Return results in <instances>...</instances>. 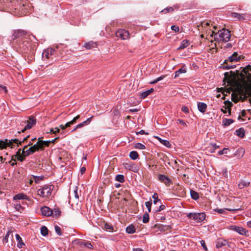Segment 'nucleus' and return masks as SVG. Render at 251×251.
I'll return each instance as SVG.
<instances>
[{"mask_svg":"<svg viewBox=\"0 0 251 251\" xmlns=\"http://www.w3.org/2000/svg\"><path fill=\"white\" fill-rule=\"evenodd\" d=\"M236 135L239 137L243 138L245 136V130L243 128H240L236 130Z\"/></svg>","mask_w":251,"mask_h":251,"instance_id":"c756f323","label":"nucleus"},{"mask_svg":"<svg viewBox=\"0 0 251 251\" xmlns=\"http://www.w3.org/2000/svg\"><path fill=\"white\" fill-rule=\"evenodd\" d=\"M25 156H24V155H22L15 157V158H17L18 160L21 162H23L25 160Z\"/></svg>","mask_w":251,"mask_h":251,"instance_id":"680f3d73","label":"nucleus"},{"mask_svg":"<svg viewBox=\"0 0 251 251\" xmlns=\"http://www.w3.org/2000/svg\"><path fill=\"white\" fill-rule=\"evenodd\" d=\"M129 157L132 160H136L139 157L138 153L136 151H131L129 153Z\"/></svg>","mask_w":251,"mask_h":251,"instance_id":"c85d7f7f","label":"nucleus"},{"mask_svg":"<svg viewBox=\"0 0 251 251\" xmlns=\"http://www.w3.org/2000/svg\"><path fill=\"white\" fill-rule=\"evenodd\" d=\"M228 149L227 148H224L223 150L220 151L218 152V155H221L224 154H226L227 153V151Z\"/></svg>","mask_w":251,"mask_h":251,"instance_id":"864d4df0","label":"nucleus"},{"mask_svg":"<svg viewBox=\"0 0 251 251\" xmlns=\"http://www.w3.org/2000/svg\"><path fill=\"white\" fill-rule=\"evenodd\" d=\"M6 87L4 86L0 85V92H4L5 93L7 92Z\"/></svg>","mask_w":251,"mask_h":251,"instance_id":"bf43d9fd","label":"nucleus"},{"mask_svg":"<svg viewBox=\"0 0 251 251\" xmlns=\"http://www.w3.org/2000/svg\"><path fill=\"white\" fill-rule=\"evenodd\" d=\"M165 78V75H161L160 76H159V77L157 78H156V81H157V82L162 80L163 79H164Z\"/></svg>","mask_w":251,"mask_h":251,"instance_id":"774afa93","label":"nucleus"},{"mask_svg":"<svg viewBox=\"0 0 251 251\" xmlns=\"http://www.w3.org/2000/svg\"><path fill=\"white\" fill-rule=\"evenodd\" d=\"M55 50L53 48H48L45 50L42 53L43 58L49 59L54 53Z\"/></svg>","mask_w":251,"mask_h":251,"instance_id":"f8f14e48","label":"nucleus"},{"mask_svg":"<svg viewBox=\"0 0 251 251\" xmlns=\"http://www.w3.org/2000/svg\"><path fill=\"white\" fill-rule=\"evenodd\" d=\"M239 79L242 83L241 88L251 83V65H248L242 69L239 75Z\"/></svg>","mask_w":251,"mask_h":251,"instance_id":"f257e3e1","label":"nucleus"},{"mask_svg":"<svg viewBox=\"0 0 251 251\" xmlns=\"http://www.w3.org/2000/svg\"><path fill=\"white\" fill-rule=\"evenodd\" d=\"M97 45V44L96 42L90 41L88 43H85L84 46L87 49H91L96 48Z\"/></svg>","mask_w":251,"mask_h":251,"instance_id":"5701e85b","label":"nucleus"},{"mask_svg":"<svg viewBox=\"0 0 251 251\" xmlns=\"http://www.w3.org/2000/svg\"><path fill=\"white\" fill-rule=\"evenodd\" d=\"M83 247H86L89 249H93V245L89 241H84V243H83Z\"/></svg>","mask_w":251,"mask_h":251,"instance_id":"ea45409f","label":"nucleus"},{"mask_svg":"<svg viewBox=\"0 0 251 251\" xmlns=\"http://www.w3.org/2000/svg\"><path fill=\"white\" fill-rule=\"evenodd\" d=\"M228 244V242L223 239H219L216 243V248L219 249Z\"/></svg>","mask_w":251,"mask_h":251,"instance_id":"f3484780","label":"nucleus"},{"mask_svg":"<svg viewBox=\"0 0 251 251\" xmlns=\"http://www.w3.org/2000/svg\"><path fill=\"white\" fill-rule=\"evenodd\" d=\"M116 35L117 37H120L123 40H126L128 38V32L124 29H118L116 32Z\"/></svg>","mask_w":251,"mask_h":251,"instance_id":"9d476101","label":"nucleus"},{"mask_svg":"<svg viewBox=\"0 0 251 251\" xmlns=\"http://www.w3.org/2000/svg\"><path fill=\"white\" fill-rule=\"evenodd\" d=\"M29 137V135L24 137L22 140H20L18 139H12L11 140L5 139L4 141H0V149L6 148L7 147H9L11 148L14 147V144H16L17 146L21 145L22 143L26 141Z\"/></svg>","mask_w":251,"mask_h":251,"instance_id":"20e7f679","label":"nucleus"},{"mask_svg":"<svg viewBox=\"0 0 251 251\" xmlns=\"http://www.w3.org/2000/svg\"><path fill=\"white\" fill-rule=\"evenodd\" d=\"M41 234L44 236H47L48 234V228L46 226H42L41 227Z\"/></svg>","mask_w":251,"mask_h":251,"instance_id":"2f4dec72","label":"nucleus"},{"mask_svg":"<svg viewBox=\"0 0 251 251\" xmlns=\"http://www.w3.org/2000/svg\"><path fill=\"white\" fill-rule=\"evenodd\" d=\"M249 182H246L245 181H242L238 184V187L240 189H243L245 187H248L250 185Z\"/></svg>","mask_w":251,"mask_h":251,"instance_id":"473e14b6","label":"nucleus"},{"mask_svg":"<svg viewBox=\"0 0 251 251\" xmlns=\"http://www.w3.org/2000/svg\"><path fill=\"white\" fill-rule=\"evenodd\" d=\"M41 211L42 214L45 216L49 217L52 214V209L46 206L41 208Z\"/></svg>","mask_w":251,"mask_h":251,"instance_id":"ddd939ff","label":"nucleus"},{"mask_svg":"<svg viewBox=\"0 0 251 251\" xmlns=\"http://www.w3.org/2000/svg\"><path fill=\"white\" fill-rule=\"evenodd\" d=\"M160 143L166 147L170 148L171 147V144L168 140L164 139L161 140V141H160Z\"/></svg>","mask_w":251,"mask_h":251,"instance_id":"49530a36","label":"nucleus"},{"mask_svg":"<svg viewBox=\"0 0 251 251\" xmlns=\"http://www.w3.org/2000/svg\"><path fill=\"white\" fill-rule=\"evenodd\" d=\"M243 58V56L242 55L238 54L237 52H234L227 59L225 60L224 64L222 65V67L223 69L227 70L234 68L236 65L233 64V63L239 61Z\"/></svg>","mask_w":251,"mask_h":251,"instance_id":"f03ea898","label":"nucleus"},{"mask_svg":"<svg viewBox=\"0 0 251 251\" xmlns=\"http://www.w3.org/2000/svg\"><path fill=\"white\" fill-rule=\"evenodd\" d=\"M207 107V104L202 102H199L198 103V109L200 112L204 113Z\"/></svg>","mask_w":251,"mask_h":251,"instance_id":"4468645a","label":"nucleus"},{"mask_svg":"<svg viewBox=\"0 0 251 251\" xmlns=\"http://www.w3.org/2000/svg\"><path fill=\"white\" fill-rule=\"evenodd\" d=\"M11 162V166H14L15 165L17 164V162L16 161L15 158H14V156L12 157L11 161H9V163Z\"/></svg>","mask_w":251,"mask_h":251,"instance_id":"e2e57ef3","label":"nucleus"},{"mask_svg":"<svg viewBox=\"0 0 251 251\" xmlns=\"http://www.w3.org/2000/svg\"><path fill=\"white\" fill-rule=\"evenodd\" d=\"M241 97H244L246 99L247 97H251V83L250 84L244 85V87L241 88L240 90Z\"/></svg>","mask_w":251,"mask_h":251,"instance_id":"6e6552de","label":"nucleus"},{"mask_svg":"<svg viewBox=\"0 0 251 251\" xmlns=\"http://www.w3.org/2000/svg\"><path fill=\"white\" fill-rule=\"evenodd\" d=\"M53 189V185H44L38 190V195L42 197H49L50 196Z\"/></svg>","mask_w":251,"mask_h":251,"instance_id":"423d86ee","label":"nucleus"},{"mask_svg":"<svg viewBox=\"0 0 251 251\" xmlns=\"http://www.w3.org/2000/svg\"><path fill=\"white\" fill-rule=\"evenodd\" d=\"M126 168H128L129 170L132 171L133 172H136V169L134 167V165L133 164H129L128 165V167H125Z\"/></svg>","mask_w":251,"mask_h":251,"instance_id":"603ef678","label":"nucleus"},{"mask_svg":"<svg viewBox=\"0 0 251 251\" xmlns=\"http://www.w3.org/2000/svg\"><path fill=\"white\" fill-rule=\"evenodd\" d=\"M84 241H82L80 239H76L74 240V243L75 245H77L79 246L80 247H83V243H84Z\"/></svg>","mask_w":251,"mask_h":251,"instance_id":"37998d69","label":"nucleus"},{"mask_svg":"<svg viewBox=\"0 0 251 251\" xmlns=\"http://www.w3.org/2000/svg\"><path fill=\"white\" fill-rule=\"evenodd\" d=\"M245 153V150L244 149L240 148H239L234 153L233 155L235 156H237L238 159L241 158Z\"/></svg>","mask_w":251,"mask_h":251,"instance_id":"dca6fc26","label":"nucleus"},{"mask_svg":"<svg viewBox=\"0 0 251 251\" xmlns=\"http://www.w3.org/2000/svg\"><path fill=\"white\" fill-rule=\"evenodd\" d=\"M177 121L179 122V124L182 125L183 126H186V123L182 120L178 119Z\"/></svg>","mask_w":251,"mask_h":251,"instance_id":"69168bd1","label":"nucleus"},{"mask_svg":"<svg viewBox=\"0 0 251 251\" xmlns=\"http://www.w3.org/2000/svg\"><path fill=\"white\" fill-rule=\"evenodd\" d=\"M34 180V181L36 183H38L40 181L43 179V176H32Z\"/></svg>","mask_w":251,"mask_h":251,"instance_id":"4c0bfd02","label":"nucleus"},{"mask_svg":"<svg viewBox=\"0 0 251 251\" xmlns=\"http://www.w3.org/2000/svg\"><path fill=\"white\" fill-rule=\"evenodd\" d=\"M54 228H55V230L56 233L59 236H60V235H62L61 229V228L59 226H58L57 225L55 226Z\"/></svg>","mask_w":251,"mask_h":251,"instance_id":"3c124183","label":"nucleus"},{"mask_svg":"<svg viewBox=\"0 0 251 251\" xmlns=\"http://www.w3.org/2000/svg\"><path fill=\"white\" fill-rule=\"evenodd\" d=\"M92 118H93V116L88 118L85 121H84L82 123H81L78 124L77 125H76V127L78 128H80L84 126L88 125L91 123V122L92 121Z\"/></svg>","mask_w":251,"mask_h":251,"instance_id":"a211bd4d","label":"nucleus"},{"mask_svg":"<svg viewBox=\"0 0 251 251\" xmlns=\"http://www.w3.org/2000/svg\"><path fill=\"white\" fill-rule=\"evenodd\" d=\"M230 229L236 231V232H237L238 233L241 235L247 236L248 235L249 233L248 230H247L245 228L241 226H239L235 225L231 226L230 227Z\"/></svg>","mask_w":251,"mask_h":251,"instance_id":"1a4fd4ad","label":"nucleus"},{"mask_svg":"<svg viewBox=\"0 0 251 251\" xmlns=\"http://www.w3.org/2000/svg\"><path fill=\"white\" fill-rule=\"evenodd\" d=\"M166 206L165 205L163 204H160L159 207L155 208L153 210L154 211V212H158L162 210H163L165 208Z\"/></svg>","mask_w":251,"mask_h":251,"instance_id":"c03bdc74","label":"nucleus"},{"mask_svg":"<svg viewBox=\"0 0 251 251\" xmlns=\"http://www.w3.org/2000/svg\"><path fill=\"white\" fill-rule=\"evenodd\" d=\"M22 153H21V149H19L18 151L16 152V154L14 155V157H16L18 156H20V155H22Z\"/></svg>","mask_w":251,"mask_h":251,"instance_id":"0e129e2a","label":"nucleus"},{"mask_svg":"<svg viewBox=\"0 0 251 251\" xmlns=\"http://www.w3.org/2000/svg\"><path fill=\"white\" fill-rule=\"evenodd\" d=\"M198 26V29L199 30H203V29H205L206 30L207 28H208L210 26V22H205V21L202 22Z\"/></svg>","mask_w":251,"mask_h":251,"instance_id":"6ab92c4d","label":"nucleus"},{"mask_svg":"<svg viewBox=\"0 0 251 251\" xmlns=\"http://www.w3.org/2000/svg\"><path fill=\"white\" fill-rule=\"evenodd\" d=\"M190 195L191 198L195 200H197L199 198V195L198 193L194 190H190Z\"/></svg>","mask_w":251,"mask_h":251,"instance_id":"7c9ffc66","label":"nucleus"},{"mask_svg":"<svg viewBox=\"0 0 251 251\" xmlns=\"http://www.w3.org/2000/svg\"><path fill=\"white\" fill-rule=\"evenodd\" d=\"M16 240L18 241V243L17 244V246L19 248H23V246L25 245L24 243L22 241V238L18 234H16Z\"/></svg>","mask_w":251,"mask_h":251,"instance_id":"4be33fe9","label":"nucleus"},{"mask_svg":"<svg viewBox=\"0 0 251 251\" xmlns=\"http://www.w3.org/2000/svg\"><path fill=\"white\" fill-rule=\"evenodd\" d=\"M233 120L232 119H226L223 120V125L225 126H228L233 122Z\"/></svg>","mask_w":251,"mask_h":251,"instance_id":"a19ab883","label":"nucleus"},{"mask_svg":"<svg viewBox=\"0 0 251 251\" xmlns=\"http://www.w3.org/2000/svg\"><path fill=\"white\" fill-rule=\"evenodd\" d=\"M189 219L193 220L196 222H201L204 220L205 214L204 213H189L187 215Z\"/></svg>","mask_w":251,"mask_h":251,"instance_id":"0eeeda50","label":"nucleus"},{"mask_svg":"<svg viewBox=\"0 0 251 251\" xmlns=\"http://www.w3.org/2000/svg\"><path fill=\"white\" fill-rule=\"evenodd\" d=\"M79 118L80 116L79 115H77L72 121L67 123L66 126H70L71 125H74L76 121L79 119Z\"/></svg>","mask_w":251,"mask_h":251,"instance_id":"f704fd0d","label":"nucleus"},{"mask_svg":"<svg viewBox=\"0 0 251 251\" xmlns=\"http://www.w3.org/2000/svg\"><path fill=\"white\" fill-rule=\"evenodd\" d=\"M150 92L149 91H144L143 92H142L141 95H140V96H141V98L142 99H145L146 98H147L149 95H150Z\"/></svg>","mask_w":251,"mask_h":251,"instance_id":"09e8293b","label":"nucleus"},{"mask_svg":"<svg viewBox=\"0 0 251 251\" xmlns=\"http://www.w3.org/2000/svg\"><path fill=\"white\" fill-rule=\"evenodd\" d=\"M152 199H153V203L154 204H157L158 203L160 204L161 203V200L158 199V195L157 193H154L152 196Z\"/></svg>","mask_w":251,"mask_h":251,"instance_id":"bb28decb","label":"nucleus"},{"mask_svg":"<svg viewBox=\"0 0 251 251\" xmlns=\"http://www.w3.org/2000/svg\"><path fill=\"white\" fill-rule=\"evenodd\" d=\"M36 148L35 146H32L28 149L26 150L25 151V156H29L35 153L37 151L35 149Z\"/></svg>","mask_w":251,"mask_h":251,"instance_id":"b1692460","label":"nucleus"},{"mask_svg":"<svg viewBox=\"0 0 251 251\" xmlns=\"http://www.w3.org/2000/svg\"><path fill=\"white\" fill-rule=\"evenodd\" d=\"M200 243L202 248H203L204 250L205 251H207L208 250L206 246L205 241L204 240H201L200 241Z\"/></svg>","mask_w":251,"mask_h":251,"instance_id":"6e6d98bb","label":"nucleus"},{"mask_svg":"<svg viewBox=\"0 0 251 251\" xmlns=\"http://www.w3.org/2000/svg\"><path fill=\"white\" fill-rule=\"evenodd\" d=\"M104 227L106 230H113V227L109 225V224H108L107 223L105 224Z\"/></svg>","mask_w":251,"mask_h":251,"instance_id":"5fc2aeb1","label":"nucleus"},{"mask_svg":"<svg viewBox=\"0 0 251 251\" xmlns=\"http://www.w3.org/2000/svg\"><path fill=\"white\" fill-rule=\"evenodd\" d=\"M52 214L51 216H52L53 217L56 218L60 215L61 211L60 210L59 208H54L53 210H52Z\"/></svg>","mask_w":251,"mask_h":251,"instance_id":"a878e982","label":"nucleus"},{"mask_svg":"<svg viewBox=\"0 0 251 251\" xmlns=\"http://www.w3.org/2000/svg\"><path fill=\"white\" fill-rule=\"evenodd\" d=\"M173 11H174V8L173 7H168L162 10L161 12L166 14L168 12H172Z\"/></svg>","mask_w":251,"mask_h":251,"instance_id":"79ce46f5","label":"nucleus"},{"mask_svg":"<svg viewBox=\"0 0 251 251\" xmlns=\"http://www.w3.org/2000/svg\"><path fill=\"white\" fill-rule=\"evenodd\" d=\"M211 37L214 36V39L218 42H228L230 38V32L228 29L225 28L219 30L217 33L212 31L210 35Z\"/></svg>","mask_w":251,"mask_h":251,"instance_id":"7ed1b4c3","label":"nucleus"},{"mask_svg":"<svg viewBox=\"0 0 251 251\" xmlns=\"http://www.w3.org/2000/svg\"><path fill=\"white\" fill-rule=\"evenodd\" d=\"M145 205L147 207L149 212H150L151 211V205H152L151 200L150 201H146L145 202Z\"/></svg>","mask_w":251,"mask_h":251,"instance_id":"a18cd8bd","label":"nucleus"},{"mask_svg":"<svg viewBox=\"0 0 251 251\" xmlns=\"http://www.w3.org/2000/svg\"><path fill=\"white\" fill-rule=\"evenodd\" d=\"M135 148H136V149H141V150H144L146 149L145 146L140 143H136L135 145Z\"/></svg>","mask_w":251,"mask_h":251,"instance_id":"de8ad7c7","label":"nucleus"},{"mask_svg":"<svg viewBox=\"0 0 251 251\" xmlns=\"http://www.w3.org/2000/svg\"><path fill=\"white\" fill-rule=\"evenodd\" d=\"M41 138H38V142L33 145V146L35 147V150L37 151L39 150H43L44 148L43 147V143H42V140H41Z\"/></svg>","mask_w":251,"mask_h":251,"instance_id":"412c9836","label":"nucleus"},{"mask_svg":"<svg viewBox=\"0 0 251 251\" xmlns=\"http://www.w3.org/2000/svg\"><path fill=\"white\" fill-rule=\"evenodd\" d=\"M12 231L11 230H8L7 232V233H6L4 238L3 239V243H6L8 242V238L9 237V235L11 234H12ZM12 236H13V235H12Z\"/></svg>","mask_w":251,"mask_h":251,"instance_id":"e433bc0d","label":"nucleus"},{"mask_svg":"<svg viewBox=\"0 0 251 251\" xmlns=\"http://www.w3.org/2000/svg\"><path fill=\"white\" fill-rule=\"evenodd\" d=\"M116 180L120 183H123L125 181L124 176L122 175H117L116 176Z\"/></svg>","mask_w":251,"mask_h":251,"instance_id":"58836bf2","label":"nucleus"},{"mask_svg":"<svg viewBox=\"0 0 251 251\" xmlns=\"http://www.w3.org/2000/svg\"><path fill=\"white\" fill-rule=\"evenodd\" d=\"M171 28L172 30L174 31L175 32H178L179 31V27L176 25H172Z\"/></svg>","mask_w":251,"mask_h":251,"instance_id":"4d7b16f0","label":"nucleus"},{"mask_svg":"<svg viewBox=\"0 0 251 251\" xmlns=\"http://www.w3.org/2000/svg\"><path fill=\"white\" fill-rule=\"evenodd\" d=\"M186 72V70L185 68L182 67L181 68L179 69L175 73V76L174 78H176L178 77L180 74L185 73Z\"/></svg>","mask_w":251,"mask_h":251,"instance_id":"393cba45","label":"nucleus"},{"mask_svg":"<svg viewBox=\"0 0 251 251\" xmlns=\"http://www.w3.org/2000/svg\"><path fill=\"white\" fill-rule=\"evenodd\" d=\"M181 110L185 114H188L189 112L188 108L186 106H183L181 108Z\"/></svg>","mask_w":251,"mask_h":251,"instance_id":"13d9d810","label":"nucleus"},{"mask_svg":"<svg viewBox=\"0 0 251 251\" xmlns=\"http://www.w3.org/2000/svg\"><path fill=\"white\" fill-rule=\"evenodd\" d=\"M126 232L129 234H133L135 233V227L132 225L127 226L126 228Z\"/></svg>","mask_w":251,"mask_h":251,"instance_id":"cd10ccee","label":"nucleus"},{"mask_svg":"<svg viewBox=\"0 0 251 251\" xmlns=\"http://www.w3.org/2000/svg\"><path fill=\"white\" fill-rule=\"evenodd\" d=\"M36 123V119L35 117L30 116L28 118V119L25 122H23L21 123V126H23L24 125L26 124L24 127L22 129H20L18 128V130H20V131H18V133H20L21 132H24L27 129H31L34 125H35Z\"/></svg>","mask_w":251,"mask_h":251,"instance_id":"39448f33","label":"nucleus"},{"mask_svg":"<svg viewBox=\"0 0 251 251\" xmlns=\"http://www.w3.org/2000/svg\"><path fill=\"white\" fill-rule=\"evenodd\" d=\"M224 103L226 105L225 107H226V108H228L229 115H230V113H231L230 107L233 105L231 101H229V100H225L224 101Z\"/></svg>","mask_w":251,"mask_h":251,"instance_id":"c9c22d12","label":"nucleus"},{"mask_svg":"<svg viewBox=\"0 0 251 251\" xmlns=\"http://www.w3.org/2000/svg\"><path fill=\"white\" fill-rule=\"evenodd\" d=\"M231 18L237 19L239 21H243L245 20L244 14H240L236 12H231L230 14Z\"/></svg>","mask_w":251,"mask_h":251,"instance_id":"2eb2a0df","label":"nucleus"},{"mask_svg":"<svg viewBox=\"0 0 251 251\" xmlns=\"http://www.w3.org/2000/svg\"><path fill=\"white\" fill-rule=\"evenodd\" d=\"M189 45V43L186 40H183L181 43L180 46L178 47V50L183 49L186 48Z\"/></svg>","mask_w":251,"mask_h":251,"instance_id":"72a5a7b5","label":"nucleus"},{"mask_svg":"<svg viewBox=\"0 0 251 251\" xmlns=\"http://www.w3.org/2000/svg\"><path fill=\"white\" fill-rule=\"evenodd\" d=\"M42 143H43V147L44 148L45 146H49L50 144V140L49 141H43L42 140Z\"/></svg>","mask_w":251,"mask_h":251,"instance_id":"052dcab7","label":"nucleus"},{"mask_svg":"<svg viewBox=\"0 0 251 251\" xmlns=\"http://www.w3.org/2000/svg\"><path fill=\"white\" fill-rule=\"evenodd\" d=\"M149 221V215L148 213H146L143 215V222L144 223H147Z\"/></svg>","mask_w":251,"mask_h":251,"instance_id":"8fccbe9b","label":"nucleus"},{"mask_svg":"<svg viewBox=\"0 0 251 251\" xmlns=\"http://www.w3.org/2000/svg\"><path fill=\"white\" fill-rule=\"evenodd\" d=\"M172 7L174 8V11L175 10L178 9L180 8V5L179 4H175Z\"/></svg>","mask_w":251,"mask_h":251,"instance_id":"338daca9","label":"nucleus"},{"mask_svg":"<svg viewBox=\"0 0 251 251\" xmlns=\"http://www.w3.org/2000/svg\"><path fill=\"white\" fill-rule=\"evenodd\" d=\"M14 200H28V197L24 193H19L15 195L13 197Z\"/></svg>","mask_w":251,"mask_h":251,"instance_id":"aec40b11","label":"nucleus"},{"mask_svg":"<svg viewBox=\"0 0 251 251\" xmlns=\"http://www.w3.org/2000/svg\"><path fill=\"white\" fill-rule=\"evenodd\" d=\"M158 179L159 181L164 183L167 186H169L172 183L171 179L164 175L159 174L158 176Z\"/></svg>","mask_w":251,"mask_h":251,"instance_id":"9b49d317","label":"nucleus"}]
</instances>
